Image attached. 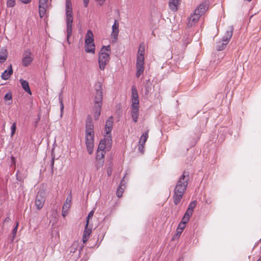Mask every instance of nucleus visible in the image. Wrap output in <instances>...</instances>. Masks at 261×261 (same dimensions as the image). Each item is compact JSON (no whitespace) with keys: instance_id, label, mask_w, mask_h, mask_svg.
I'll return each mask as SVG.
<instances>
[{"instance_id":"obj_14","label":"nucleus","mask_w":261,"mask_h":261,"mask_svg":"<svg viewBox=\"0 0 261 261\" xmlns=\"http://www.w3.org/2000/svg\"><path fill=\"white\" fill-rule=\"evenodd\" d=\"M196 204L197 202L195 200L193 201L190 203L188 207L184 216L185 219L186 220L187 218L188 219H190V217L192 215L193 211L195 208Z\"/></svg>"},{"instance_id":"obj_22","label":"nucleus","mask_w":261,"mask_h":261,"mask_svg":"<svg viewBox=\"0 0 261 261\" xmlns=\"http://www.w3.org/2000/svg\"><path fill=\"white\" fill-rule=\"evenodd\" d=\"M13 73V69L12 65H10L8 69L4 71V72L2 74V78L3 80H7L9 79V78L10 77V76Z\"/></svg>"},{"instance_id":"obj_42","label":"nucleus","mask_w":261,"mask_h":261,"mask_svg":"<svg viewBox=\"0 0 261 261\" xmlns=\"http://www.w3.org/2000/svg\"><path fill=\"white\" fill-rule=\"evenodd\" d=\"M89 0H83L85 7H87L89 3Z\"/></svg>"},{"instance_id":"obj_37","label":"nucleus","mask_w":261,"mask_h":261,"mask_svg":"<svg viewBox=\"0 0 261 261\" xmlns=\"http://www.w3.org/2000/svg\"><path fill=\"white\" fill-rule=\"evenodd\" d=\"M18 226V222H16V225L15 227L13 228V231H12V233L13 234V239L15 238V235L17 233Z\"/></svg>"},{"instance_id":"obj_45","label":"nucleus","mask_w":261,"mask_h":261,"mask_svg":"<svg viewBox=\"0 0 261 261\" xmlns=\"http://www.w3.org/2000/svg\"><path fill=\"white\" fill-rule=\"evenodd\" d=\"M108 174L110 175V172H108Z\"/></svg>"},{"instance_id":"obj_46","label":"nucleus","mask_w":261,"mask_h":261,"mask_svg":"<svg viewBox=\"0 0 261 261\" xmlns=\"http://www.w3.org/2000/svg\"><path fill=\"white\" fill-rule=\"evenodd\" d=\"M108 174L110 175V172H108Z\"/></svg>"},{"instance_id":"obj_31","label":"nucleus","mask_w":261,"mask_h":261,"mask_svg":"<svg viewBox=\"0 0 261 261\" xmlns=\"http://www.w3.org/2000/svg\"><path fill=\"white\" fill-rule=\"evenodd\" d=\"M148 133L149 130L146 131L142 134L139 140V144L144 145H145L148 137Z\"/></svg>"},{"instance_id":"obj_12","label":"nucleus","mask_w":261,"mask_h":261,"mask_svg":"<svg viewBox=\"0 0 261 261\" xmlns=\"http://www.w3.org/2000/svg\"><path fill=\"white\" fill-rule=\"evenodd\" d=\"M137 72L136 76L139 77L143 73L144 70V59L137 58L136 63Z\"/></svg>"},{"instance_id":"obj_39","label":"nucleus","mask_w":261,"mask_h":261,"mask_svg":"<svg viewBox=\"0 0 261 261\" xmlns=\"http://www.w3.org/2000/svg\"><path fill=\"white\" fill-rule=\"evenodd\" d=\"M144 145H140V144L139 145L138 149L141 153H144Z\"/></svg>"},{"instance_id":"obj_7","label":"nucleus","mask_w":261,"mask_h":261,"mask_svg":"<svg viewBox=\"0 0 261 261\" xmlns=\"http://www.w3.org/2000/svg\"><path fill=\"white\" fill-rule=\"evenodd\" d=\"M72 203V196L71 194L68 195L66 198L65 202L63 206L62 215L65 217L67 216L69 210L70 209Z\"/></svg>"},{"instance_id":"obj_40","label":"nucleus","mask_w":261,"mask_h":261,"mask_svg":"<svg viewBox=\"0 0 261 261\" xmlns=\"http://www.w3.org/2000/svg\"><path fill=\"white\" fill-rule=\"evenodd\" d=\"M96 1L99 5L101 6L103 4L106 0H96Z\"/></svg>"},{"instance_id":"obj_5","label":"nucleus","mask_w":261,"mask_h":261,"mask_svg":"<svg viewBox=\"0 0 261 261\" xmlns=\"http://www.w3.org/2000/svg\"><path fill=\"white\" fill-rule=\"evenodd\" d=\"M111 142V136H105V138L100 141L98 150L105 151V150L107 148H110Z\"/></svg>"},{"instance_id":"obj_19","label":"nucleus","mask_w":261,"mask_h":261,"mask_svg":"<svg viewBox=\"0 0 261 261\" xmlns=\"http://www.w3.org/2000/svg\"><path fill=\"white\" fill-rule=\"evenodd\" d=\"M113 117H110L107 120L105 126V131L107 134L106 136H110V133L113 128Z\"/></svg>"},{"instance_id":"obj_1","label":"nucleus","mask_w":261,"mask_h":261,"mask_svg":"<svg viewBox=\"0 0 261 261\" xmlns=\"http://www.w3.org/2000/svg\"><path fill=\"white\" fill-rule=\"evenodd\" d=\"M189 180V173L188 171H184L174 188L173 199L175 205H177L182 198L187 188Z\"/></svg>"},{"instance_id":"obj_43","label":"nucleus","mask_w":261,"mask_h":261,"mask_svg":"<svg viewBox=\"0 0 261 261\" xmlns=\"http://www.w3.org/2000/svg\"><path fill=\"white\" fill-rule=\"evenodd\" d=\"M9 218H7L5 220V221H8V220H9Z\"/></svg>"},{"instance_id":"obj_18","label":"nucleus","mask_w":261,"mask_h":261,"mask_svg":"<svg viewBox=\"0 0 261 261\" xmlns=\"http://www.w3.org/2000/svg\"><path fill=\"white\" fill-rule=\"evenodd\" d=\"M86 135H94L93 126L91 117H88L86 121Z\"/></svg>"},{"instance_id":"obj_13","label":"nucleus","mask_w":261,"mask_h":261,"mask_svg":"<svg viewBox=\"0 0 261 261\" xmlns=\"http://www.w3.org/2000/svg\"><path fill=\"white\" fill-rule=\"evenodd\" d=\"M48 0H39V16L42 18L46 14V9L47 8V2Z\"/></svg>"},{"instance_id":"obj_30","label":"nucleus","mask_w":261,"mask_h":261,"mask_svg":"<svg viewBox=\"0 0 261 261\" xmlns=\"http://www.w3.org/2000/svg\"><path fill=\"white\" fill-rule=\"evenodd\" d=\"M20 83L22 88L25 90V91L28 92L29 94H31V91L29 87V83L27 81L23 80H20Z\"/></svg>"},{"instance_id":"obj_26","label":"nucleus","mask_w":261,"mask_h":261,"mask_svg":"<svg viewBox=\"0 0 261 261\" xmlns=\"http://www.w3.org/2000/svg\"><path fill=\"white\" fill-rule=\"evenodd\" d=\"M85 49L87 53L95 54V45L94 43L91 44H85Z\"/></svg>"},{"instance_id":"obj_38","label":"nucleus","mask_w":261,"mask_h":261,"mask_svg":"<svg viewBox=\"0 0 261 261\" xmlns=\"http://www.w3.org/2000/svg\"><path fill=\"white\" fill-rule=\"evenodd\" d=\"M94 213V210H92L91 211H90L89 212V213L88 215L87 218V221L88 220V223H89V219L93 216Z\"/></svg>"},{"instance_id":"obj_33","label":"nucleus","mask_w":261,"mask_h":261,"mask_svg":"<svg viewBox=\"0 0 261 261\" xmlns=\"http://www.w3.org/2000/svg\"><path fill=\"white\" fill-rule=\"evenodd\" d=\"M124 192V188L122 187V185H120L117 190V196L120 198L122 196V194Z\"/></svg>"},{"instance_id":"obj_4","label":"nucleus","mask_w":261,"mask_h":261,"mask_svg":"<svg viewBox=\"0 0 261 261\" xmlns=\"http://www.w3.org/2000/svg\"><path fill=\"white\" fill-rule=\"evenodd\" d=\"M111 53L110 45L103 46L98 54L99 67L101 70H104L106 65L110 60V55Z\"/></svg>"},{"instance_id":"obj_2","label":"nucleus","mask_w":261,"mask_h":261,"mask_svg":"<svg viewBox=\"0 0 261 261\" xmlns=\"http://www.w3.org/2000/svg\"><path fill=\"white\" fill-rule=\"evenodd\" d=\"M139 100L137 89L133 86L132 88V105L130 115L134 122H137L139 117Z\"/></svg>"},{"instance_id":"obj_35","label":"nucleus","mask_w":261,"mask_h":261,"mask_svg":"<svg viewBox=\"0 0 261 261\" xmlns=\"http://www.w3.org/2000/svg\"><path fill=\"white\" fill-rule=\"evenodd\" d=\"M11 136L12 137L14 135V134L16 131V124L15 122L13 123L11 127Z\"/></svg>"},{"instance_id":"obj_11","label":"nucleus","mask_w":261,"mask_h":261,"mask_svg":"<svg viewBox=\"0 0 261 261\" xmlns=\"http://www.w3.org/2000/svg\"><path fill=\"white\" fill-rule=\"evenodd\" d=\"M105 155V151L97 150L96 156V166L97 169L102 167L104 163Z\"/></svg>"},{"instance_id":"obj_9","label":"nucleus","mask_w":261,"mask_h":261,"mask_svg":"<svg viewBox=\"0 0 261 261\" xmlns=\"http://www.w3.org/2000/svg\"><path fill=\"white\" fill-rule=\"evenodd\" d=\"M33 60L31 52L29 50H25L23 54L22 65L25 67L29 66L32 62Z\"/></svg>"},{"instance_id":"obj_15","label":"nucleus","mask_w":261,"mask_h":261,"mask_svg":"<svg viewBox=\"0 0 261 261\" xmlns=\"http://www.w3.org/2000/svg\"><path fill=\"white\" fill-rule=\"evenodd\" d=\"M200 16L199 14H197L195 12L193 14H192L188 19L187 23V26L189 28H191L195 25L199 20Z\"/></svg>"},{"instance_id":"obj_24","label":"nucleus","mask_w":261,"mask_h":261,"mask_svg":"<svg viewBox=\"0 0 261 261\" xmlns=\"http://www.w3.org/2000/svg\"><path fill=\"white\" fill-rule=\"evenodd\" d=\"M232 29L231 28H229L228 30L226 32L224 36L223 37L222 41L228 43L231 38L232 37Z\"/></svg>"},{"instance_id":"obj_44","label":"nucleus","mask_w":261,"mask_h":261,"mask_svg":"<svg viewBox=\"0 0 261 261\" xmlns=\"http://www.w3.org/2000/svg\"><path fill=\"white\" fill-rule=\"evenodd\" d=\"M257 261H261V257Z\"/></svg>"},{"instance_id":"obj_16","label":"nucleus","mask_w":261,"mask_h":261,"mask_svg":"<svg viewBox=\"0 0 261 261\" xmlns=\"http://www.w3.org/2000/svg\"><path fill=\"white\" fill-rule=\"evenodd\" d=\"M208 9V4L206 2L203 3L199 5L198 7L195 10L194 12L197 14H199L201 17Z\"/></svg>"},{"instance_id":"obj_21","label":"nucleus","mask_w":261,"mask_h":261,"mask_svg":"<svg viewBox=\"0 0 261 261\" xmlns=\"http://www.w3.org/2000/svg\"><path fill=\"white\" fill-rule=\"evenodd\" d=\"M85 44L94 43V34L91 30H88L85 36Z\"/></svg>"},{"instance_id":"obj_27","label":"nucleus","mask_w":261,"mask_h":261,"mask_svg":"<svg viewBox=\"0 0 261 261\" xmlns=\"http://www.w3.org/2000/svg\"><path fill=\"white\" fill-rule=\"evenodd\" d=\"M102 99V92L101 91H98L97 92V93L95 96L94 106H97V105H100L101 107Z\"/></svg>"},{"instance_id":"obj_10","label":"nucleus","mask_w":261,"mask_h":261,"mask_svg":"<svg viewBox=\"0 0 261 261\" xmlns=\"http://www.w3.org/2000/svg\"><path fill=\"white\" fill-rule=\"evenodd\" d=\"M119 21L115 19L114 23L112 25V31L111 33V37L113 42H116L118 39V36L119 32Z\"/></svg>"},{"instance_id":"obj_29","label":"nucleus","mask_w":261,"mask_h":261,"mask_svg":"<svg viewBox=\"0 0 261 261\" xmlns=\"http://www.w3.org/2000/svg\"><path fill=\"white\" fill-rule=\"evenodd\" d=\"M101 110V107L100 105H97V106L94 107V118L95 120H97L99 118V117L100 115Z\"/></svg>"},{"instance_id":"obj_34","label":"nucleus","mask_w":261,"mask_h":261,"mask_svg":"<svg viewBox=\"0 0 261 261\" xmlns=\"http://www.w3.org/2000/svg\"><path fill=\"white\" fill-rule=\"evenodd\" d=\"M15 5V0H7V6L8 7H13Z\"/></svg>"},{"instance_id":"obj_28","label":"nucleus","mask_w":261,"mask_h":261,"mask_svg":"<svg viewBox=\"0 0 261 261\" xmlns=\"http://www.w3.org/2000/svg\"><path fill=\"white\" fill-rule=\"evenodd\" d=\"M8 57V53L7 49L2 47L0 49V62L2 63L5 61Z\"/></svg>"},{"instance_id":"obj_8","label":"nucleus","mask_w":261,"mask_h":261,"mask_svg":"<svg viewBox=\"0 0 261 261\" xmlns=\"http://www.w3.org/2000/svg\"><path fill=\"white\" fill-rule=\"evenodd\" d=\"M86 144L89 154H91L94 148V135H86Z\"/></svg>"},{"instance_id":"obj_36","label":"nucleus","mask_w":261,"mask_h":261,"mask_svg":"<svg viewBox=\"0 0 261 261\" xmlns=\"http://www.w3.org/2000/svg\"><path fill=\"white\" fill-rule=\"evenodd\" d=\"M4 99L7 100H11L12 99V94L11 92L7 93L5 96H4Z\"/></svg>"},{"instance_id":"obj_3","label":"nucleus","mask_w":261,"mask_h":261,"mask_svg":"<svg viewBox=\"0 0 261 261\" xmlns=\"http://www.w3.org/2000/svg\"><path fill=\"white\" fill-rule=\"evenodd\" d=\"M73 11L71 0H66V23L67 27V41L69 42V38L72 35ZM69 43V42H68Z\"/></svg>"},{"instance_id":"obj_32","label":"nucleus","mask_w":261,"mask_h":261,"mask_svg":"<svg viewBox=\"0 0 261 261\" xmlns=\"http://www.w3.org/2000/svg\"><path fill=\"white\" fill-rule=\"evenodd\" d=\"M227 44L228 43L224 41H219L217 43L216 48L218 50H222L225 48Z\"/></svg>"},{"instance_id":"obj_41","label":"nucleus","mask_w":261,"mask_h":261,"mask_svg":"<svg viewBox=\"0 0 261 261\" xmlns=\"http://www.w3.org/2000/svg\"><path fill=\"white\" fill-rule=\"evenodd\" d=\"M60 105H61V111L62 112L64 110V104H63L62 100H61Z\"/></svg>"},{"instance_id":"obj_23","label":"nucleus","mask_w":261,"mask_h":261,"mask_svg":"<svg viewBox=\"0 0 261 261\" xmlns=\"http://www.w3.org/2000/svg\"><path fill=\"white\" fill-rule=\"evenodd\" d=\"M145 48V44L143 42L141 43L138 49L137 58L144 59Z\"/></svg>"},{"instance_id":"obj_25","label":"nucleus","mask_w":261,"mask_h":261,"mask_svg":"<svg viewBox=\"0 0 261 261\" xmlns=\"http://www.w3.org/2000/svg\"><path fill=\"white\" fill-rule=\"evenodd\" d=\"M179 2L180 0H170L169 3L170 9L173 11H176Z\"/></svg>"},{"instance_id":"obj_47","label":"nucleus","mask_w":261,"mask_h":261,"mask_svg":"<svg viewBox=\"0 0 261 261\" xmlns=\"http://www.w3.org/2000/svg\"><path fill=\"white\" fill-rule=\"evenodd\" d=\"M54 161L53 160V165H54Z\"/></svg>"},{"instance_id":"obj_17","label":"nucleus","mask_w":261,"mask_h":261,"mask_svg":"<svg viewBox=\"0 0 261 261\" xmlns=\"http://www.w3.org/2000/svg\"><path fill=\"white\" fill-rule=\"evenodd\" d=\"M88 225H89V223H88V221H86V226H85V227L84 229V231L83 232V242L84 243H85L88 241L89 238L92 232L91 229L90 228H88Z\"/></svg>"},{"instance_id":"obj_6","label":"nucleus","mask_w":261,"mask_h":261,"mask_svg":"<svg viewBox=\"0 0 261 261\" xmlns=\"http://www.w3.org/2000/svg\"><path fill=\"white\" fill-rule=\"evenodd\" d=\"M45 201V197L43 192H38L35 201V204L37 209H41L44 206Z\"/></svg>"},{"instance_id":"obj_20","label":"nucleus","mask_w":261,"mask_h":261,"mask_svg":"<svg viewBox=\"0 0 261 261\" xmlns=\"http://www.w3.org/2000/svg\"><path fill=\"white\" fill-rule=\"evenodd\" d=\"M189 219H185V217H183L182 219V221L181 222L179 223L177 229H176V233L177 234L180 235L182 232L183 231L184 228L186 227V224L187 223V222L189 221Z\"/></svg>"}]
</instances>
